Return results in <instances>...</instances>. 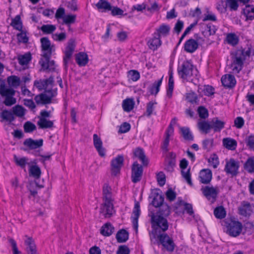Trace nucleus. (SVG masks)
Wrapping results in <instances>:
<instances>
[{
    "label": "nucleus",
    "mask_w": 254,
    "mask_h": 254,
    "mask_svg": "<svg viewBox=\"0 0 254 254\" xmlns=\"http://www.w3.org/2000/svg\"><path fill=\"white\" fill-rule=\"evenodd\" d=\"M211 125L214 132H219L224 127L225 123L219 120L217 118H215L212 120Z\"/></svg>",
    "instance_id": "nucleus-30"
},
{
    "label": "nucleus",
    "mask_w": 254,
    "mask_h": 254,
    "mask_svg": "<svg viewBox=\"0 0 254 254\" xmlns=\"http://www.w3.org/2000/svg\"><path fill=\"white\" fill-rule=\"evenodd\" d=\"M133 216L131 217L132 223L133 228L137 232L138 227V220L140 214V205L138 202L135 203L132 212Z\"/></svg>",
    "instance_id": "nucleus-20"
},
{
    "label": "nucleus",
    "mask_w": 254,
    "mask_h": 254,
    "mask_svg": "<svg viewBox=\"0 0 254 254\" xmlns=\"http://www.w3.org/2000/svg\"><path fill=\"white\" fill-rule=\"evenodd\" d=\"M75 61L80 66H84L88 62V55L84 52H80L75 56Z\"/></svg>",
    "instance_id": "nucleus-27"
},
{
    "label": "nucleus",
    "mask_w": 254,
    "mask_h": 254,
    "mask_svg": "<svg viewBox=\"0 0 254 254\" xmlns=\"http://www.w3.org/2000/svg\"><path fill=\"white\" fill-rule=\"evenodd\" d=\"M26 110L20 105H16L12 108L13 114L18 117H22L25 114Z\"/></svg>",
    "instance_id": "nucleus-50"
},
{
    "label": "nucleus",
    "mask_w": 254,
    "mask_h": 254,
    "mask_svg": "<svg viewBox=\"0 0 254 254\" xmlns=\"http://www.w3.org/2000/svg\"><path fill=\"white\" fill-rule=\"evenodd\" d=\"M238 210L240 215L246 217L250 216L252 212L251 204L247 201H243Z\"/></svg>",
    "instance_id": "nucleus-25"
},
{
    "label": "nucleus",
    "mask_w": 254,
    "mask_h": 254,
    "mask_svg": "<svg viewBox=\"0 0 254 254\" xmlns=\"http://www.w3.org/2000/svg\"><path fill=\"white\" fill-rule=\"evenodd\" d=\"M151 219L154 224L158 227L163 233L168 229L169 224L168 221L164 217L160 215H156L152 216Z\"/></svg>",
    "instance_id": "nucleus-12"
},
{
    "label": "nucleus",
    "mask_w": 254,
    "mask_h": 254,
    "mask_svg": "<svg viewBox=\"0 0 254 254\" xmlns=\"http://www.w3.org/2000/svg\"><path fill=\"white\" fill-rule=\"evenodd\" d=\"M42 49L46 52L44 54L50 53L52 55L53 51L55 50L54 45H51V42L47 37H43L40 39Z\"/></svg>",
    "instance_id": "nucleus-23"
},
{
    "label": "nucleus",
    "mask_w": 254,
    "mask_h": 254,
    "mask_svg": "<svg viewBox=\"0 0 254 254\" xmlns=\"http://www.w3.org/2000/svg\"><path fill=\"white\" fill-rule=\"evenodd\" d=\"M96 6L99 11L101 12H106L110 11L112 9V6L106 0H99L96 4Z\"/></svg>",
    "instance_id": "nucleus-26"
},
{
    "label": "nucleus",
    "mask_w": 254,
    "mask_h": 254,
    "mask_svg": "<svg viewBox=\"0 0 254 254\" xmlns=\"http://www.w3.org/2000/svg\"><path fill=\"white\" fill-rule=\"evenodd\" d=\"M158 211V215L163 217H167L169 215L170 213V207L166 203H163L162 205L160 206Z\"/></svg>",
    "instance_id": "nucleus-49"
},
{
    "label": "nucleus",
    "mask_w": 254,
    "mask_h": 254,
    "mask_svg": "<svg viewBox=\"0 0 254 254\" xmlns=\"http://www.w3.org/2000/svg\"><path fill=\"white\" fill-rule=\"evenodd\" d=\"M240 167V163L234 158H230L229 160H226V165L224 171L227 174L235 176L238 173Z\"/></svg>",
    "instance_id": "nucleus-7"
},
{
    "label": "nucleus",
    "mask_w": 254,
    "mask_h": 254,
    "mask_svg": "<svg viewBox=\"0 0 254 254\" xmlns=\"http://www.w3.org/2000/svg\"><path fill=\"white\" fill-rule=\"evenodd\" d=\"M251 55V48L250 47L238 50L233 59L231 67L233 73H238L243 67L244 61L247 57Z\"/></svg>",
    "instance_id": "nucleus-1"
},
{
    "label": "nucleus",
    "mask_w": 254,
    "mask_h": 254,
    "mask_svg": "<svg viewBox=\"0 0 254 254\" xmlns=\"http://www.w3.org/2000/svg\"><path fill=\"white\" fill-rule=\"evenodd\" d=\"M163 76L160 79L155 81L151 86L148 87V91L151 95H156L160 90V87L162 84Z\"/></svg>",
    "instance_id": "nucleus-29"
},
{
    "label": "nucleus",
    "mask_w": 254,
    "mask_h": 254,
    "mask_svg": "<svg viewBox=\"0 0 254 254\" xmlns=\"http://www.w3.org/2000/svg\"><path fill=\"white\" fill-rule=\"evenodd\" d=\"M0 116L3 120L10 123L13 122L15 119L13 114L10 111L6 110L1 112Z\"/></svg>",
    "instance_id": "nucleus-52"
},
{
    "label": "nucleus",
    "mask_w": 254,
    "mask_h": 254,
    "mask_svg": "<svg viewBox=\"0 0 254 254\" xmlns=\"http://www.w3.org/2000/svg\"><path fill=\"white\" fill-rule=\"evenodd\" d=\"M182 135L184 139L188 141H193L194 139L193 135L188 127H181L180 128Z\"/></svg>",
    "instance_id": "nucleus-33"
},
{
    "label": "nucleus",
    "mask_w": 254,
    "mask_h": 254,
    "mask_svg": "<svg viewBox=\"0 0 254 254\" xmlns=\"http://www.w3.org/2000/svg\"><path fill=\"white\" fill-rule=\"evenodd\" d=\"M221 81L224 87L226 88L232 89L236 84V80L234 75L230 74H227L223 75Z\"/></svg>",
    "instance_id": "nucleus-15"
},
{
    "label": "nucleus",
    "mask_w": 254,
    "mask_h": 254,
    "mask_svg": "<svg viewBox=\"0 0 254 254\" xmlns=\"http://www.w3.org/2000/svg\"><path fill=\"white\" fill-rule=\"evenodd\" d=\"M212 173L209 169H203L201 170L198 176L199 182L204 184H209L212 180Z\"/></svg>",
    "instance_id": "nucleus-17"
},
{
    "label": "nucleus",
    "mask_w": 254,
    "mask_h": 254,
    "mask_svg": "<svg viewBox=\"0 0 254 254\" xmlns=\"http://www.w3.org/2000/svg\"><path fill=\"white\" fill-rule=\"evenodd\" d=\"M39 29L44 34H51L56 30V27L52 24H44Z\"/></svg>",
    "instance_id": "nucleus-48"
},
{
    "label": "nucleus",
    "mask_w": 254,
    "mask_h": 254,
    "mask_svg": "<svg viewBox=\"0 0 254 254\" xmlns=\"http://www.w3.org/2000/svg\"><path fill=\"white\" fill-rule=\"evenodd\" d=\"M186 100L191 104H199V100L197 95L193 92H190L186 95Z\"/></svg>",
    "instance_id": "nucleus-51"
},
{
    "label": "nucleus",
    "mask_w": 254,
    "mask_h": 254,
    "mask_svg": "<svg viewBox=\"0 0 254 254\" xmlns=\"http://www.w3.org/2000/svg\"><path fill=\"white\" fill-rule=\"evenodd\" d=\"M244 168L248 172L252 173L254 172V157H250L246 160L244 165Z\"/></svg>",
    "instance_id": "nucleus-44"
},
{
    "label": "nucleus",
    "mask_w": 254,
    "mask_h": 254,
    "mask_svg": "<svg viewBox=\"0 0 254 254\" xmlns=\"http://www.w3.org/2000/svg\"><path fill=\"white\" fill-rule=\"evenodd\" d=\"M214 215L217 219H222L225 217L226 211L223 206H219L214 209Z\"/></svg>",
    "instance_id": "nucleus-46"
},
{
    "label": "nucleus",
    "mask_w": 254,
    "mask_h": 254,
    "mask_svg": "<svg viewBox=\"0 0 254 254\" xmlns=\"http://www.w3.org/2000/svg\"><path fill=\"white\" fill-rule=\"evenodd\" d=\"M196 70L192 63L189 61H184L181 66L178 68L179 76L183 79L188 81L192 80L191 77L195 75Z\"/></svg>",
    "instance_id": "nucleus-3"
},
{
    "label": "nucleus",
    "mask_w": 254,
    "mask_h": 254,
    "mask_svg": "<svg viewBox=\"0 0 254 254\" xmlns=\"http://www.w3.org/2000/svg\"><path fill=\"white\" fill-rule=\"evenodd\" d=\"M197 127L199 130L205 134L208 133L212 128L211 122L209 123L205 121L199 122L197 123Z\"/></svg>",
    "instance_id": "nucleus-36"
},
{
    "label": "nucleus",
    "mask_w": 254,
    "mask_h": 254,
    "mask_svg": "<svg viewBox=\"0 0 254 254\" xmlns=\"http://www.w3.org/2000/svg\"><path fill=\"white\" fill-rule=\"evenodd\" d=\"M243 11L247 20H252L254 19V6L253 5H246Z\"/></svg>",
    "instance_id": "nucleus-37"
},
{
    "label": "nucleus",
    "mask_w": 254,
    "mask_h": 254,
    "mask_svg": "<svg viewBox=\"0 0 254 254\" xmlns=\"http://www.w3.org/2000/svg\"><path fill=\"white\" fill-rule=\"evenodd\" d=\"M32 59L31 54L30 52L25 53L18 57V63L21 65H27Z\"/></svg>",
    "instance_id": "nucleus-39"
},
{
    "label": "nucleus",
    "mask_w": 254,
    "mask_h": 254,
    "mask_svg": "<svg viewBox=\"0 0 254 254\" xmlns=\"http://www.w3.org/2000/svg\"><path fill=\"white\" fill-rule=\"evenodd\" d=\"M143 165H140L137 161L133 162L131 166V179L133 183L139 182L143 175Z\"/></svg>",
    "instance_id": "nucleus-6"
},
{
    "label": "nucleus",
    "mask_w": 254,
    "mask_h": 254,
    "mask_svg": "<svg viewBox=\"0 0 254 254\" xmlns=\"http://www.w3.org/2000/svg\"><path fill=\"white\" fill-rule=\"evenodd\" d=\"M23 127L25 132H32L36 129V127L35 124L30 121L26 122L24 124Z\"/></svg>",
    "instance_id": "nucleus-57"
},
{
    "label": "nucleus",
    "mask_w": 254,
    "mask_h": 254,
    "mask_svg": "<svg viewBox=\"0 0 254 254\" xmlns=\"http://www.w3.org/2000/svg\"><path fill=\"white\" fill-rule=\"evenodd\" d=\"M137 158L141 162L143 166H147L149 160L146 157L143 149L140 147H137L133 150V158Z\"/></svg>",
    "instance_id": "nucleus-18"
},
{
    "label": "nucleus",
    "mask_w": 254,
    "mask_h": 254,
    "mask_svg": "<svg viewBox=\"0 0 254 254\" xmlns=\"http://www.w3.org/2000/svg\"><path fill=\"white\" fill-rule=\"evenodd\" d=\"M198 47V44L197 41L190 38L186 41L184 45V51L187 53H193Z\"/></svg>",
    "instance_id": "nucleus-22"
},
{
    "label": "nucleus",
    "mask_w": 254,
    "mask_h": 254,
    "mask_svg": "<svg viewBox=\"0 0 254 254\" xmlns=\"http://www.w3.org/2000/svg\"><path fill=\"white\" fill-rule=\"evenodd\" d=\"M134 105V102L133 99L127 98L123 101L122 107L125 112L131 111Z\"/></svg>",
    "instance_id": "nucleus-41"
},
{
    "label": "nucleus",
    "mask_w": 254,
    "mask_h": 254,
    "mask_svg": "<svg viewBox=\"0 0 254 254\" xmlns=\"http://www.w3.org/2000/svg\"><path fill=\"white\" fill-rule=\"evenodd\" d=\"M213 139H206L202 141V148L206 151H209L213 144Z\"/></svg>",
    "instance_id": "nucleus-61"
},
{
    "label": "nucleus",
    "mask_w": 254,
    "mask_h": 254,
    "mask_svg": "<svg viewBox=\"0 0 254 254\" xmlns=\"http://www.w3.org/2000/svg\"><path fill=\"white\" fill-rule=\"evenodd\" d=\"M15 90L10 87L7 86L4 82L0 84V95L4 98L3 104L6 106H11L16 103V99L14 97Z\"/></svg>",
    "instance_id": "nucleus-2"
},
{
    "label": "nucleus",
    "mask_w": 254,
    "mask_h": 254,
    "mask_svg": "<svg viewBox=\"0 0 254 254\" xmlns=\"http://www.w3.org/2000/svg\"><path fill=\"white\" fill-rule=\"evenodd\" d=\"M37 125L39 127L42 129L51 128L54 126L53 122L48 120L44 118H39V120L37 122Z\"/></svg>",
    "instance_id": "nucleus-38"
},
{
    "label": "nucleus",
    "mask_w": 254,
    "mask_h": 254,
    "mask_svg": "<svg viewBox=\"0 0 254 254\" xmlns=\"http://www.w3.org/2000/svg\"><path fill=\"white\" fill-rule=\"evenodd\" d=\"M76 17L75 15H65L64 17H63V23L68 25L70 28V25L75 22Z\"/></svg>",
    "instance_id": "nucleus-54"
},
{
    "label": "nucleus",
    "mask_w": 254,
    "mask_h": 254,
    "mask_svg": "<svg viewBox=\"0 0 254 254\" xmlns=\"http://www.w3.org/2000/svg\"><path fill=\"white\" fill-rule=\"evenodd\" d=\"M157 104V103L156 101H150L147 104L146 110V114L147 117H149L152 114H153L155 109V106Z\"/></svg>",
    "instance_id": "nucleus-53"
},
{
    "label": "nucleus",
    "mask_w": 254,
    "mask_h": 254,
    "mask_svg": "<svg viewBox=\"0 0 254 254\" xmlns=\"http://www.w3.org/2000/svg\"><path fill=\"white\" fill-rule=\"evenodd\" d=\"M114 231V227L110 223L105 224L101 228L100 233L105 236L111 235Z\"/></svg>",
    "instance_id": "nucleus-34"
},
{
    "label": "nucleus",
    "mask_w": 254,
    "mask_h": 254,
    "mask_svg": "<svg viewBox=\"0 0 254 254\" xmlns=\"http://www.w3.org/2000/svg\"><path fill=\"white\" fill-rule=\"evenodd\" d=\"M199 117L201 119H206L208 117V112L203 106H199L197 109Z\"/></svg>",
    "instance_id": "nucleus-60"
},
{
    "label": "nucleus",
    "mask_w": 254,
    "mask_h": 254,
    "mask_svg": "<svg viewBox=\"0 0 254 254\" xmlns=\"http://www.w3.org/2000/svg\"><path fill=\"white\" fill-rule=\"evenodd\" d=\"M7 82L9 87L12 88H17L20 84V79L16 75H11L7 77Z\"/></svg>",
    "instance_id": "nucleus-35"
},
{
    "label": "nucleus",
    "mask_w": 254,
    "mask_h": 254,
    "mask_svg": "<svg viewBox=\"0 0 254 254\" xmlns=\"http://www.w3.org/2000/svg\"><path fill=\"white\" fill-rule=\"evenodd\" d=\"M158 239L163 248L167 252L172 253L174 252L176 245L172 237L167 233H163L157 236Z\"/></svg>",
    "instance_id": "nucleus-5"
},
{
    "label": "nucleus",
    "mask_w": 254,
    "mask_h": 254,
    "mask_svg": "<svg viewBox=\"0 0 254 254\" xmlns=\"http://www.w3.org/2000/svg\"><path fill=\"white\" fill-rule=\"evenodd\" d=\"M200 190L202 194L208 200H210L211 198L213 201H215L216 200L218 194V190L216 188H215L213 187L206 186L202 187Z\"/></svg>",
    "instance_id": "nucleus-13"
},
{
    "label": "nucleus",
    "mask_w": 254,
    "mask_h": 254,
    "mask_svg": "<svg viewBox=\"0 0 254 254\" xmlns=\"http://www.w3.org/2000/svg\"><path fill=\"white\" fill-rule=\"evenodd\" d=\"M161 45L162 41L160 38L155 35L154 33L152 34V37L147 42V45L149 49L154 51L157 50Z\"/></svg>",
    "instance_id": "nucleus-21"
},
{
    "label": "nucleus",
    "mask_w": 254,
    "mask_h": 254,
    "mask_svg": "<svg viewBox=\"0 0 254 254\" xmlns=\"http://www.w3.org/2000/svg\"><path fill=\"white\" fill-rule=\"evenodd\" d=\"M226 5L229 7L231 11H236L239 7L237 0H226Z\"/></svg>",
    "instance_id": "nucleus-56"
},
{
    "label": "nucleus",
    "mask_w": 254,
    "mask_h": 254,
    "mask_svg": "<svg viewBox=\"0 0 254 254\" xmlns=\"http://www.w3.org/2000/svg\"><path fill=\"white\" fill-rule=\"evenodd\" d=\"M111 190V188L108 184L104 185L103 187V200H113Z\"/></svg>",
    "instance_id": "nucleus-42"
},
{
    "label": "nucleus",
    "mask_w": 254,
    "mask_h": 254,
    "mask_svg": "<svg viewBox=\"0 0 254 254\" xmlns=\"http://www.w3.org/2000/svg\"><path fill=\"white\" fill-rule=\"evenodd\" d=\"M29 174L30 176H32L35 179H39L41 175V169L40 167L36 165H32L30 167Z\"/></svg>",
    "instance_id": "nucleus-40"
},
{
    "label": "nucleus",
    "mask_w": 254,
    "mask_h": 254,
    "mask_svg": "<svg viewBox=\"0 0 254 254\" xmlns=\"http://www.w3.org/2000/svg\"><path fill=\"white\" fill-rule=\"evenodd\" d=\"M25 146L28 147L31 149H37L40 147L43 144V140H33L31 138L26 139L23 142Z\"/></svg>",
    "instance_id": "nucleus-24"
},
{
    "label": "nucleus",
    "mask_w": 254,
    "mask_h": 254,
    "mask_svg": "<svg viewBox=\"0 0 254 254\" xmlns=\"http://www.w3.org/2000/svg\"><path fill=\"white\" fill-rule=\"evenodd\" d=\"M128 233L125 229L120 230L117 233L116 238L118 243H125L128 239Z\"/></svg>",
    "instance_id": "nucleus-32"
},
{
    "label": "nucleus",
    "mask_w": 254,
    "mask_h": 254,
    "mask_svg": "<svg viewBox=\"0 0 254 254\" xmlns=\"http://www.w3.org/2000/svg\"><path fill=\"white\" fill-rule=\"evenodd\" d=\"M112 201L113 200H104L101 206L100 212L106 218L111 217L115 212Z\"/></svg>",
    "instance_id": "nucleus-11"
},
{
    "label": "nucleus",
    "mask_w": 254,
    "mask_h": 254,
    "mask_svg": "<svg viewBox=\"0 0 254 254\" xmlns=\"http://www.w3.org/2000/svg\"><path fill=\"white\" fill-rule=\"evenodd\" d=\"M54 82V77L51 76L49 78L46 79H40L35 80L34 85L38 88L39 91L47 89L49 85H53Z\"/></svg>",
    "instance_id": "nucleus-16"
},
{
    "label": "nucleus",
    "mask_w": 254,
    "mask_h": 254,
    "mask_svg": "<svg viewBox=\"0 0 254 254\" xmlns=\"http://www.w3.org/2000/svg\"><path fill=\"white\" fill-rule=\"evenodd\" d=\"M228 43L233 46L237 45L239 40L238 37L234 33L229 34L227 36Z\"/></svg>",
    "instance_id": "nucleus-59"
},
{
    "label": "nucleus",
    "mask_w": 254,
    "mask_h": 254,
    "mask_svg": "<svg viewBox=\"0 0 254 254\" xmlns=\"http://www.w3.org/2000/svg\"><path fill=\"white\" fill-rule=\"evenodd\" d=\"M124 161V158L123 155H118L115 158L112 160L111 165L112 175L116 176L120 173L121 169L123 166Z\"/></svg>",
    "instance_id": "nucleus-10"
},
{
    "label": "nucleus",
    "mask_w": 254,
    "mask_h": 254,
    "mask_svg": "<svg viewBox=\"0 0 254 254\" xmlns=\"http://www.w3.org/2000/svg\"><path fill=\"white\" fill-rule=\"evenodd\" d=\"M14 161L17 166H20L22 169H24L25 171L26 165L29 164L28 163V158L26 157L19 158L14 155Z\"/></svg>",
    "instance_id": "nucleus-43"
},
{
    "label": "nucleus",
    "mask_w": 254,
    "mask_h": 254,
    "mask_svg": "<svg viewBox=\"0 0 254 254\" xmlns=\"http://www.w3.org/2000/svg\"><path fill=\"white\" fill-rule=\"evenodd\" d=\"M170 27L169 25L163 24L156 29L154 35L161 38V36H166L169 34Z\"/></svg>",
    "instance_id": "nucleus-28"
},
{
    "label": "nucleus",
    "mask_w": 254,
    "mask_h": 254,
    "mask_svg": "<svg viewBox=\"0 0 254 254\" xmlns=\"http://www.w3.org/2000/svg\"><path fill=\"white\" fill-rule=\"evenodd\" d=\"M164 200L163 195L159 194L158 192L155 193L152 204L155 207H158L164 203Z\"/></svg>",
    "instance_id": "nucleus-47"
},
{
    "label": "nucleus",
    "mask_w": 254,
    "mask_h": 254,
    "mask_svg": "<svg viewBox=\"0 0 254 254\" xmlns=\"http://www.w3.org/2000/svg\"><path fill=\"white\" fill-rule=\"evenodd\" d=\"M208 162L211 164L213 168H216L219 164L218 158L216 154H212L208 160Z\"/></svg>",
    "instance_id": "nucleus-62"
},
{
    "label": "nucleus",
    "mask_w": 254,
    "mask_h": 254,
    "mask_svg": "<svg viewBox=\"0 0 254 254\" xmlns=\"http://www.w3.org/2000/svg\"><path fill=\"white\" fill-rule=\"evenodd\" d=\"M176 165V154L173 152L169 153V156L165 160V169L169 172H173Z\"/></svg>",
    "instance_id": "nucleus-19"
},
{
    "label": "nucleus",
    "mask_w": 254,
    "mask_h": 254,
    "mask_svg": "<svg viewBox=\"0 0 254 254\" xmlns=\"http://www.w3.org/2000/svg\"><path fill=\"white\" fill-rule=\"evenodd\" d=\"M25 244L27 246V252L36 249L34 241L32 237H28L27 239L25 241Z\"/></svg>",
    "instance_id": "nucleus-58"
},
{
    "label": "nucleus",
    "mask_w": 254,
    "mask_h": 254,
    "mask_svg": "<svg viewBox=\"0 0 254 254\" xmlns=\"http://www.w3.org/2000/svg\"><path fill=\"white\" fill-rule=\"evenodd\" d=\"M223 144L225 148L231 150H235L237 145L236 140L229 137L224 138L223 139Z\"/></svg>",
    "instance_id": "nucleus-31"
},
{
    "label": "nucleus",
    "mask_w": 254,
    "mask_h": 254,
    "mask_svg": "<svg viewBox=\"0 0 254 254\" xmlns=\"http://www.w3.org/2000/svg\"><path fill=\"white\" fill-rule=\"evenodd\" d=\"M57 95V88L45 89L43 93L37 95L34 97L36 103L38 104L46 105L52 103V99Z\"/></svg>",
    "instance_id": "nucleus-4"
},
{
    "label": "nucleus",
    "mask_w": 254,
    "mask_h": 254,
    "mask_svg": "<svg viewBox=\"0 0 254 254\" xmlns=\"http://www.w3.org/2000/svg\"><path fill=\"white\" fill-rule=\"evenodd\" d=\"M20 33L17 34L18 40L19 42L27 43L28 42L29 38L27 36L26 33L22 30L20 31Z\"/></svg>",
    "instance_id": "nucleus-63"
},
{
    "label": "nucleus",
    "mask_w": 254,
    "mask_h": 254,
    "mask_svg": "<svg viewBox=\"0 0 254 254\" xmlns=\"http://www.w3.org/2000/svg\"><path fill=\"white\" fill-rule=\"evenodd\" d=\"M242 223L239 221H231L227 225V233L231 236H239L242 230Z\"/></svg>",
    "instance_id": "nucleus-8"
},
{
    "label": "nucleus",
    "mask_w": 254,
    "mask_h": 254,
    "mask_svg": "<svg viewBox=\"0 0 254 254\" xmlns=\"http://www.w3.org/2000/svg\"><path fill=\"white\" fill-rule=\"evenodd\" d=\"M127 77L129 79L136 81L140 78V73L136 70H130L127 72Z\"/></svg>",
    "instance_id": "nucleus-55"
},
{
    "label": "nucleus",
    "mask_w": 254,
    "mask_h": 254,
    "mask_svg": "<svg viewBox=\"0 0 254 254\" xmlns=\"http://www.w3.org/2000/svg\"><path fill=\"white\" fill-rule=\"evenodd\" d=\"M130 250L126 245H121L118 248L116 254H129Z\"/></svg>",
    "instance_id": "nucleus-64"
},
{
    "label": "nucleus",
    "mask_w": 254,
    "mask_h": 254,
    "mask_svg": "<svg viewBox=\"0 0 254 254\" xmlns=\"http://www.w3.org/2000/svg\"><path fill=\"white\" fill-rule=\"evenodd\" d=\"M10 25L17 30H22V22L19 15H17L14 18L12 19Z\"/></svg>",
    "instance_id": "nucleus-45"
},
{
    "label": "nucleus",
    "mask_w": 254,
    "mask_h": 254,
    "mask_svg": "<svg viewBox=\"0 0 254 254\" xmlns=\"http://www.w3.org/2000/svg\"><path fill=\"white\" fill-rule=\"evenodd\" d=\"M75 48L74 41L70 40L68 43V45L65 48L64 52V64L65 68L67 67L68 63L73 54Z\"/></svg>",
    "instance_id": "nucleus-14"
},
{
    "label": "nucleus",
    "mask_w": 254,
    "mask_h": 254,
    "mask_svg": "<svg viewBox=\"0 0 254 254\" xmlns=\"http://www.w3.org/2000/svg\"><path fill=\"white\" fill-rule=\"evenodd\" d=\"M52 55L50 53L44 54V58H42L39 61V64L42 67L41 70L44 71L48 70L50 71H53L56 68L55 63L54 61H50V59Z\"/></svg>",
    "instance_id": "nucleus-9"
}]
</instances>
